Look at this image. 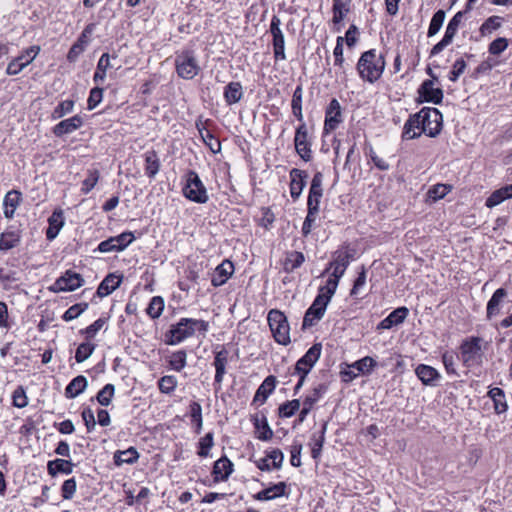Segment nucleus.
Listing matches in <instances>:
<instances>
[{
    "instance_id": "7c9ffc66",
    "label": "nucleus",
    "mask_w": 512,
    "mask_h": 512,
    "mask_svg": "<svg viewBox=\"0 0 512 512\" xmlns=\"http://www.w3.org/2000/svg\"><path fill=\"white\" fill-rule=\"evenodd\" d=\"M488 396L494 403V410L497 414H502L507 411L508 405L506 402L505 392L498 387L491 388L488 391Z\"/></svg>"
},
{
    "instance_id": "5701e85b",
    "label": "nucleus",
    "mask_w": 512,
    "mask_h": 512,
    "mask_svg": "<svg viewBox=\"0 0 512 512\" xmlns=\"http://www.w3.org/2000/svg\"><path fill=\"white\" fill-rule=\"evenodd\" d=\"M122 279L123 275L108 274L98 286L97 295L101 298L110 295L121 285Z\"/></svg>"
},
{
    "instance_id": "69168bd1",
    "label": "nucleus",
    "mask_w": 512,
    "mask_h": 512,
    "mask_svg": "<svg viewBox=\"0 0 512 512\" xmlns=\"http://www.w3.org/2000/svg\"><path fill=\"white\" fill-rule=\"evenodd\" d=\"M135 239L134 234L130 231L123 232L113 237L114 243L117 247V251H123L129 244Z\"/></svg>"
},
{
    "instance_id": "f3484780",
    "label": "nucleus",
    "mask_w": 512,
    "mask_h": 512,
    "mask_svg": "<svg viewBox=\"0 0 512 512\" xmlns=\"http://www.w3.org/2000/svg\"><path fill=\"white\" fill-rule=\"evenodd\" d=\"M234 272V265L229 260H224L221 264H219L211 279V284L214 287H219L227 282V280L230 278V276Z\"/></svg>"
},
{
    "instance_id": "20e7f679",
    "label": "nucleus",
    "mask_w": 512,
    "mask_h": 512,
    "mask_svg": "<svg viewBox=\"0 0 512 512\" xmlns=\"http://www.w3.org/2000/svg\"><path fill=\"white\" fill-rule=\"evenodd\" d=\"M267 321L275 341L280 345H288L290 340V327L285 314L277 309L269 311Z\"/></svg>"
},
{
    "instance_id": "cd10ccee",
    "label": "nucleus",
    "mask_w": 512,
    "mask_h": 512,
    "mask_svg": "<svg viewBox=\"0 0 512 512\" xmlns=\"http://www.w3.org/2000/svg\"><path fill=\"white\" fill-rule=\"evenodd\" d=\"M22 200L21 192L17 190L9 191L4 198V215L6 218L11 219L14 216L15 210Z\"/></svg>"
},
{
    "instance_id": "2eb2a0df",
    "label": "nucleus",
    "mask_w": 512,
    "mask_h": 512,
    "mask_svg": "<svg viewBox=\"0 0 512 512\" xmlns=\"http://www.w3.org/2000/svg\"><path fill=\"white\" fill-rule=\"evenodd\" d=\"M433 80H425L418 89V94L426 102L440 104L443 100V91L440 88H434Z\"/></svg>"
},
{
    "instance_id": "338daca9",
    "label": "nucleus",
    "mask_w": 512,
    "mask_h": 512,
    "mask_svg": "<svg viewBox=\"0 0 512 512\" xmlns=\"http://www.w3.org/2000/svg\"><path fill=\"white\" fill-rule=\"evenodd\" d=\"M99 180V171L97 169H92L88 171V176L84 179L82 183V191L84 193H89L97 184Z\"/></svg>"
},
{
    "instance_id": "052dcab7",
    "label": "nucleus",
    "mask_w": 512,
    "mask_h": 512,
    "mask_svg": "<svg viewBox=\"0 0 512 512\" xmlns=\"http://www.w3.org/2000/svg\"><path fill=\"white\" fill-rule=\"evenodd\" d=\"M338 284L339 280L330 276L326 282V285L319 289L318 296H322L323 298L327 297L328 302H330L332 296L336 292Z\"/></svg>"
},
{
    "instance_id": "c85d7f7f",
    "label": "nucleus",
    "mask_w": 512,
    "mask_h": 512,
    "mask_svg": "<svg viewBox=\"0 0 512 512\" xmlns=\"http://www.w3.org/2000/svg\"><path fill=\"white\" fill-rule=\"evenodd\" d=\"M512 198V184L495 190L487 199L486 206L489 208L501 204L503 201Z\"/></svg>"
},
{
    "instance_id": "f8f14e48",
    "label": "nucleus",
    "mask_w": 512,
    "mask_h": 512,
    "mask_svg": "<svg viewBox=\"0 0 512 512\" xmlns=\"http://www.w3.org/2000/svg\"><path fill=\"white\" fill-rule=\"evenodd\" d=\"M328 303L327 297L323 298L322 296L317 295L312 305L307 309L304 315L302 327L304 329L311 327L319 321L323 317Z\"/></svg>"
},
{
    "instance_id": "bb28decb",
    "label": "nucleus",
    "mask_w": 512,
    "mask_h": 512,
    "mask_svg": "<svg viewBox=\"0 0 512 512\" xmlns=\"http://www.w3.org/2000/svg\"><path fill=\"white\" fill-rule=\"evenodd\" d=\"M507 296V291L504 288H498L487 303L486 313L487 318L492 317L500 313V304Z\"/></svg>"
},
{
    "instance_id": "423d86ee",
    "label": "nucleus",
    "mask_w": 512,
    "mask_h": 512,
    "mask_svg": "<svg viewBox=\"0 0 512 512\" xmlns=\"http://www.w3.org/2000/svg\"><path fill=\"white\" fill-rule=\"evenodd\" d=\"M175 68L179 77L190 80L198 75L200 66L193 50H183L175 56Z\"/></svg>"
},
{
    "instance_id": "7ed1b4c3",
    "label": "nucleus",
    "mask_w": 512,
    "mask_h": 512,
    "mask_svg": "<svg viewBox=\"0 0 512 512\" xmlns=\"http://www.w3.org/2000/svg\"><path fill=\"white\" fill-rule=\"evenodd\" d=\"M209 324L207 321L193 318H181L175 325L171 326L168 334L170 338L167 340L169 345H176L187 338L192 337L196 331L205 334L208 331Z\"/></svg>"
},
{
    "instance_id": "ea45409f",
    "label": "nucleus",
    "mask_w": 512,
    "mask_h": 512,
    "mask_svg": "<svg viewBox=\"0 0 512 512\" xmlns=\"http://www.w3.org/2000/svg\"><path fill=\"white\" fill-rule=\"evenodd\" d=\"M376 365L377 363L372 357L365 356L362 359L355 361L354 363L349 365L348 368H354L358 372V375H369Z\"/></svg>"
},
{
    "instance_id": "b1692460",
    "label": "nucleus",
    "mask_w": 512,
    "mask_h": 512,
    "mask_svg": "<svg viewBox=\"0 0 512 512\" xmlns=\"http://www.w3.org/2000/svg\"><path fill=\"white\" fill-rule=\"evenodd\" d=\"M276 377L273 375L267 376L264 381L261 383V385L258 387L254 399V402H259L260 404H263L266 402L267 398L273 393L275 387H276Z\"/></svg>"
},
{
    "instance_id": "f03ea898",
    "label": "nucleus",
    "mask_w": 512,
    "mask_h": 512,
    "mask_svg": "<svg viewBox=\"0 0 512 512\" xmlns=\"http://www.w3.org/2000/svg\"><path fill=\"white\" fill-rule=\"evenodd\" d=\"M385 66L384 55L370 49L361 54L356 68L362 80L374 83L382 76Z\"/></svg>"
},
{
    "instance_id": "a211bd4d",
    "label": "nucleus",
    "mask_w": 512,
    "mask_h": 512,
    "mask_svg": "<svg viewBox=\"0 0 512 512\" xmlns=\"http://www.w3.org/2000/svg\"><path fill=\"white\" fill-rule=\"evenodd\" d=\"M307 173L305 171L293 168L290 171V194L296 200L301 195L306 185Z\"/></svg>"
},
{
    "instance_id": "aec40b11",
    "label": "nucleus",
    "mask_w": 512,
    "mask_h": 512,
    "mask_svg": "<svg viewBox=\"0 0 512 512\" xmlns=\"http://www.w3.org/2000/svg\"><path fill=\"white\" fill-rule=\"evenodd\" d=\"M415 374L426 386H436V382L441 378L440 373L434 367L425 364H419L415 369Z\"/></svg>"
},
{
    "instance_id": "9b49d317",
    "label": "nucleus",
    "mask_w": 512,
    "mask_h": 512,
    "mask_svg": "<svg viewBox=\"0 0 512 512\" xmlns=\"http://www.w3.org/2000/svg\"><path fill=\"white\" fill-rule=\"evenodd\" d=\"M281 20L278 16L274 15L270 23V33L273 37V52L275 60H285V39L280 29Z\"/></svg>"
},
{
    "instance_id": "39448f33",
    "label": "nucleus",
    "mask_w": 512,
    "mask_h": 512,
    "mask_svg": "<svg viewBox=\"0 0 512 512\" xmlns=\"http://www.w3.org/2000/svg\"><path fill=\"white\" fill-rule=\"evenodd\" d=\"M183 195L190 201L205 204L209 200L207 189L201 181L199 175L189 170L186 174V182L182 189Z\"/></svg>"
},
{
    "instance_id": "49530a36",
    "label": "nucleus",
    "mask_w": 512,
    "mask_h": 512,
    "mask_svg": "<svg viewBox=\"0 0 512 512\" xmlns=\"http://www.w3.org/2000/svg\"><path fill=\"white\" fill-rule=\"evenodd\" d=\"M445 16L446 14L444 10H438L437 12L434 13L429 24L427 32L428 37H433L439 32L445 20Z\"/></svg>"
},
{
    "instance_id": "9d476101",
    "label": "nucleus",
    "mask_w": 512,
    "mask_h": 512,
    "mask_svg": "<svg viewBox=\"0 0 512 512\" xmlns=\"http://www.w3.org/2000/svg\"><path fill=\"white\" fill-rule=\"evenodd\" d=\"M84 283L83 277L72 270H67L60 276L50 287L53 292L74 291L81 287Z\"/></svg>"
},
{
    "instance_id": "f704fd0d",
    "label": "nucleus",
    "mask_w": 512,
    "mask_h": 512,
    "mask_svg": "<svg viewBox=\"0 0 512 512\" xmlns=\"http://www.w3.org/2000/svg\"><path fill=\"white\" fill-rule=\"evenodd\" d=\"M48 222L49 227L46 230V238L51 241L56 238L63 226L62 212L54 211L53 214L49 217Z\"/></svg>"
},
{
    "instance_id": "ddd939ff",
    "label": "nucleus",
    "mask_w": 512,
    "mask_h": 512,
    "mask_svg": "<svg viewBox=\"0 0 512 512\" xmlns=\"http://www.w3.org/2000/svg\"><path fill=\"white\" fill-rule=\"evenodd\" d=\"M322 180V174L320 172H317L313 176L311 181V186L309 189V195L307 200V210L311 211V214L319 212L320 199L323 194Z\"/></svg>"
},
{
    "instance_id": "6ab92c4d",
    "label": "nucleus",
    "mask_w": 512,
    "mask_h": 512,
    "mask_svg": "<svg viewBox=\"0 0 512 512\" xmlns=\"http://www.w3.org/2000/svg\"><path fill=\"white\" fill-rule=\"evenodd\" d=\"M228 355L229 352L222 348L220 351L215 353L213 365L215 367V378L214 382L218 385V389L221 387V383L223 381L224 375L226 373V365L228 363Z\"/></svg>"
},
{
    "instance_id": "a19ab883",
    "label": "nucleus",
    "mask_w": 512,
    "mask_h": 512,
    "mask_svg": "<svg viewBox=\"0 0 512 512\" xmlns=\"http://www.w3.org/2000/svg\"><path fill=\"white\" fill-rule=\"evenodd\" d=\"M351 260H353V253L348 248H343L333 253L331 265H338L341 268L347 269Z\"/></svg>"
},
{
    "instance_id": "4be33fe9",
    "label": "nucleus",
    "mask_w": 512,
    "mask_h": 512,
    "mask_svg": "<svg viewBox=\"0 0 512 512\" xmlns=\"http://www.w3.org/2000/svg\"><path fill=\"white\" fill-rule=\"evenodd\" d=\"M287 484L285 482H278L266 489H263L253 495V498L258 501H269L286 494Z\"/></svg>"
},
{
    "instance_id": "3c124183",
    "label": "nucleus",
    "mask_w": 512,
    "mask_h": 512,
    "mask_svg": "<svg viewBox=\"0 0 512 512\" xmlns=\"http://www.w3.org/2000/svg\"><path fill=\"white\" fill-rule=\"evenodd\" d=\"M19 241H20L19 236L17 234H15L14 232L2 233L0 236V250L1 251L10 250V249L14 248L15 246H17Z\"/></svg>"
},
{
    "instance_id": "f257e3e1",
    "label": "nucleus",
    "mask_w": 512,
    "mask_h": 512,
    "mask_svg": "<svg viewBox=\"0 0 512 512\" xmlns=\"http://www.w3.org/2000/svg\"><path fill=\"white\" fill-rule=\"evenodd\" d=\"M443 117L437 108L423 107L418 113L410 115L404 124L402 139L418 138L421 133L436 137L442 129Z\"/></svg>"
},
{
    "instance_id": "0e129e2a",
    "label": "nucleus",
    "mask_w": 512,
    "mask_h": 512,
    "mask_svg": "<svg viewBox=\"0 0 512 512\" xmlns=\"http://www.w3.org/2000/svg\"><path fill=\"white\" fill-rule=\"evenodd\" d=\"M214 435L212 432L207 433L204 437L199 440L198 455L200 457H207L210 449L214 445Z\"/></svg>"
},
{
    "instance_id": "0eeeda50",
    "label": "nucleus",
    "mask_w": 512,
    "mask_h": 512,
    "mask_svg": "<svg viewBox=\"0 0 512 512\" xmlns=\"http://www.w3.org/2000/svg\"><path fill=\"white\" fill-rule=\"evenodd\" d=\"M481 342L480 337H469L462 341L460 358L465 367L471 368L481 364L483 358Z\"/></svg>"
},
{
    "instance_id": "13d9d810",
    "label": "nucleus",
    "mask_w": 512,
    "mask_h": 512,
    "mask_svg": "<svg viewBox=\"0 0 512 512\" xmlns=\"http://www.w3.org/2000/svg\"><path fill=\"white\" fill-rule=\"evenodd\" d=\"M322 351V345L321 343H315L313 346H311L308 351L304 354V356L301 357L304 361L308 363L310 367H313L315 363L320 358Z\"/></svg>"
},
{
    "instance_id": "37998d69",
    "label": "nucleus",
    "mask_w": 512,
    "mask_h": 512,
    "mask_svg": "<svg viewBox=\"0 0 512 512\" xmlns=\"http://www.w3.org/2000/svg\"><path fill=\"white\" fill-rule=\"evenodd\" d=\"M96 349V345L86 340V342L81 343L75 353V360L77 363H82L87 360Z\"/></svg>"
},
{
    "instance_id": "4c0bfd02",
    "label": "nucleus",
    "mask_w": 512,
    "mask_h": 512,
    "mask_svg": "<svg viewBox=\"0 0 512 512\" xmlns=\"http://www.w3.org/2000/svg\"><path fill=\"white\" fill-rule=\"evenodd\" d=\"M305 261L304 254L299 251H292L287 253L284 261V270L288 273L293 272L299 268Z\"/></svg>"
},
{
    "instance_id": "864d4df0",
    "label": "nucleus",
    "mask_w": 512,
    "mask_h": 512,
    "mask_svg": "<svg viewBox=\"0 0 512 512\" xmlns=\"http://www.w3.org/2000/svg\"><path fill=\"white\" fill-rule=\"evenodd\" d=\"M115 393V387L113 384H106L98 393L96 396V399L99 404L102 406H108Z\"/></svg>"
},
{
    "instance_id": "1a4fd4ad",
    "label": "nucleus",
    "mask_w": 512,
    "mask_h": 512,
    "mask_svg": "<svg viewBox=\"0 0 512 512\" xmlns=\"http://www.w3.org/2000/svg\"><path fill=\"white\" fill-rule=\"evenodd\" d=\"M294 145L297 154L304 160L310 161L312 158L311 142L309 141L308 127L305 122L300 123L296 128Z\"/></svg>"
},
{
    "instance_id": "c03bdc74",
    "label": "nucleus",
    "mask_w": 512,
    "mask_h": 512,
    "mask_svg": "<svg viewBox=\"0 0 512 512\" xmlns=\"http://www.w3.org/2000/svg\"><path fill=\"white\" fill-rule=\"evenodd\" d=\"M164 310V300L161 296H154L150 300L148 307L146 309L147 314L152 319H157L161 316Z\"/></svg>"
},
{
    "instance_id": "603ef678",
    "label": "nucleus",
    "mask_w": 512,
    "mask_h": 512,
    "mask_svg": "<svg viewBox=\"0 0 512 512\" xmlns=\"http://www.w3.org/2000/svg\"><path fill=\"white\" fill-rule=\"evenodd\" d=\"M502 18L499 16H490L480 26V33L482 36L492 33L501 27Z\"/></svg>"
},
{
    "instance_id": "473e14b6",
    "label": "nucleus",
    "mask_w": 512,
    "mask_h": 512,
    "mask_svg": "<svg viewBox=\"0 0 512 512\" xmlns=\"http://www.w3.org/2000/svg\"><path fill=\"white\" fill-rule=\"evenodd\" d=\"M87 379L79 375L71 380V382L65 388V396L67 398H75L80 395L87 387Z\"/></svg>"
},
{
    "instance_id": "393cba45",
    "label": "nucleus",
    "mask_w": 512,
    "mask_h": 512,
    "mask_svg": "<svg viewBox=\"0 0 512 512\" xmlns=\"http://www.w3.org/2000/svg\"><path fill=\"white\" fill-rule=\"evenodd\" d=\"M233 471V463L227 457H221L213 466V476L216 482L225 481Z\"/></svg>"
},
{
    "instance_id": "6e6d98bb",
    "label": "nucleus",
    "mask_w": 512,
    "mask_h": 512,
    "mask_svg": "<svg viewBox=\"0 0 512 512\" xmlns=\"http://www.w3.org/2000/svg\"><path fill=\"white\" fill-rule=\"evenodd\" d=\"M105 323V318H99L88 327L81 329L79 333L84 335L86 340L90 341L96 336L98 331L104 326Z\"/></svg>"
},
{
    "instance_id": "8fccbe9b",
    "label": "nucleus",
    "mask_w": 512,
    "mask_h": 512,
    "mask_svg": "<svg viewBox=\"0 0 512 512\" xmlns=\"http://www.w3.org/2000/svg\"><path fill=\"white\" fill-rule=\"evenodd\" d=\"M88 308V303H77L69 307L63 314L62 319L66 322L78 318Z\"/></svg>"
},
{
    "instance_id": "6e6552de",
    "label": "nucleus",
    "mask_w": 512,
    "mask_h": 512,
    "mask_svg": "<svg viewBox=\"0 0 512 512\" xmlns=\"http://www.w3.org/2000/svg\"><path fill=\"white\" fill-rule=\"evenodd\" d=\"M40 52L39 46H30L22 51V53L13 58L7 65L6 74L9 76L18 75L24 68H26Z\"/></svg>"
},
{
    "instance_id": "79ce46f5",
    "label": "nucleus",
    "mask_w": 512,
    "mask_h": 512,
    "mask_svg": "<svg viewBox=\"0 0 512 512\" xmlns=\"http://www.w3.org/2000/svg\"><path fill=\"white\" fill-rule=\"evenodd\" d=\"M332 12V22L334 25H338L349 12V7L343 0H333Z\"/></svg>"
},
{
    "instance_id": "e2e57ef3",
    "label": "nucleus",
    "mask_w": 512,
    "mask_h": 512,
    "mask_svg": "<svg viewBox=\"0 0 512 512\" xmlns=\"http://www.w3.org/2000/svg\"><path fill=\"white\" fill-rule=\"evenodd\" d=\"M74 108V101L72 100H64L60 102L53 110L52 112V118L53 119H60L66 114L72 112Z\"/></svg>"
},
{
    "instance_id": "680f3d73",
    "label": "nucleus",
    "mask_w": 512,
    "mask_h": 512,
    "mask_svg": "<svg viewBox=\"0 0 512 512\" xmlns=\"http://www.w3.org/2000/svg\"><path fill=\"white\" fill-rule=\"evenodd\" d=\"M177 386V379L175 376L166 375L159 379L158 387L162 393L170 394Z\"/></svg>"
},
{
    "instance_id": "c9c22d12",
    "label": "nucleus",
    "mask_w": 512,
    "mask_h": 512,
    "mask_svg": "<svg viewBox=\"0 0 512 512\" xmlns=\"http://www.w3.org/2000/svg\"><path fill=\"white\" fill-rule=\"evenodd\" d=\"M139 458V453L134 447H130L124 451H117L114 454V462L117 466H120L124 463L133 464Z\"/></svg>"
},
{
    "instance_id": "e433bc0d",
    "label": "nucleus",
    "mask_w": 512,
    "mask_h": 512,
    "mask_svg": "<svg viewBox=\"0 0 512 512\" xmlns=\"http://www.w3.org/2000/svg\"><path fill=\"white\" fill-rule=\"evenodd\" d=\"M111 67L110 55L108 53H103L98 60L96 71L93 76V81L95 83L103 82L106 78L107 70Z\"/></svg>"
},
{
    "instance_id": "5fc2aeb1",
    "label": "nucleus",
    "mask_w": 512,
    "mask_h": 512,
    "mask_svg": "<svg viewBox=\"0 0 512 512\" xmlns=\"http://www.w3.org/2000/svg\"><path fill=\"white\" fill-rule=\"evenodd\" d=\"M187 353L185 350L174 352L170 356L169 365L175 371H181L186 366Z\"/></svg>"
},
{
    "instance_id": "72a5a7b5",
    "label": "nucleus",
    "mask_w": 512,
    "mask_h": 512,
    "mask_svg": "<svg viewBox=\"0 0 512 512\" xmlns=\"http://www.w3.org/2000/svg\"><path fill=\"white\" fill-rule=\"evenodd\" d=\"M145 159V174L149 178H154L160 169V160L154 150H149L144 154Z\"/></svg>"
},
{
    "instance_id": "c756f323",
    "label": "nucleus",
    "mask_w": 512,
    "mask_h": 512,
    "mask_svg": "<svg viewBox=\"0 0 512 512\" xmlns=\"http://www.w3.org/2000/svg\"><path fill=\"white\" fill-rule=\"evenodd\" d=\"M243 96V88L240 82H230L224 88V99L228 105L238 103Z\"/></svg>"
},
{
    "instance_id": "a18cd8bd",
    "label": "nucleus",
    "mask_w": 512,
    "mask_h": 512,
    "mask_svg": "<svg viewBox=\"0 0 512 512\" xmlns=\"http://www.w3.org/2000/svg\"><path fill=\"white\" fill-rule=\"evenodd\" d=\"M327 386L325 384H319L312 389V391L304 398L303 404L313 408L314 404L317 403L320 398L326 393Z\"/></svg>"
},
{
    "instance_id": "58836bf2",
    "label": "nucleus",
    "mask_w": 512,
    "mask_h": 512,
    "mask_svg": "<svg viewBox=\"0 0 512 512\" xmlns=\"http://www.w3.org/2000/svg\"><path fill=\"white\" fill-rule=\"evenodd\" d=\"M254 427L259 432L257 438L262 441H268L273 437V430L270 428L267 418L263 415L261 419L254 418Z\"/></svg>"
},
{
    "instance_id": "2f4dec72",
    "label": "nucleus",
    "mask_w": 512,
    "mask_h": 512,
    "mask_svg": "<svg viewBox=\"0 0 512 512\" xmlns=\"http://www.w3.org/2000/svg\"><path fill=\"white\" fill-rule=\"evenodd\" d=\"M327 429V423H323L319 433H314L311 438V456L314 460H319L321 451L325 442V433Z\"/></svg>"
},
{
    "instance_id": "774afa93",
    "label": "nucleus",
    "mask_w": 512,
    "mask_h": 512,
    "mask_svg": "<svg viewBox=\"0 0 512 512\" xmlns=\"http://www.w3.org/2000/svg\"><path fill=\"white\" fill-rule=\"evenodd\" d=\"M442 363L445 370L450 375H458L455 367V354L452 351H445L442 354Z\"/></svg>"
},
{
    "instance_id": "4d7b16f0",
    "label": "nucleus",
    "mask_w": 512,
    "mask_h": 512,
    "mask_svg": "<svg viewBox=\"0 0 512 512\" xmlns=\"http://www.w3.org/2000/svg\"><path fill=\"white\" fill-rule=\"evenodd\" d=\"M463 16H464V12H462V11L457 12L453 16V18L449 21V23L446 27L444 36L451 38V40L453 41V38L455 37V35L459 29V26L461 24Z\"/></svg>"
},
{
    "instance_id": "4468645a",
    "label": "nucleus",
    "mask_w": 512,
    "mask_h": 512,
    "mask_svg": "<svg viewBox=\"0 0 512 512\" xmlns=\"http://www.w3.org/2000/svg\"><path fill=\"white\" fill-rule=\"evenodd\" d=\"M342 122L341 106L337 99L333 98L325 111L324 132L334 131Z\"/></svg>"
},
{
    "instance_id": "09e8293b",
    "label": "nucleus",
    "mask_w": 512,
    "mask_h": 512,
    "mask_svg": "<svg viewBox=\"0 0 512 512\" xmlns=\"http://www.w3.org/2000/svg\"><path fill=\"white\" fill-rule=\"evenodd\" d=\"M299 408L300 401L298 399H293L281 404L278 408V413L282 418H290L299 410Z\"/></svg>"
},
{
    "instance_id": "bf43d9fd",
    "label": "nucleus",
    "mask_w": 512,
    "mask_h": 512,
    "mask_svg": "<svg viewBox=\"0 0 512 512\" xmlns=\"http://www.w3.org/2000/svg\"><path fill=\"white\" fill-rule=\"evenodd\" d=\"M450 190H451L450 185L436 184L428 190L427 195L433 201H437V200L444 198L450 192Z\"/></svg>"
},
{
    "instance_id": "a878e982",
    "label": "nucleus",
    "mask_w": 512,
    "mask_h": 512,
    "mask_svg": "<svg viewBox=\"0 0 512 512\" xmlns=\"http://www.w3.org/2000/svg\"><path fill=\"white\" fill-rule=\"evenodd\" d=\"M75 464L69 460L57 458L47 463L48 474L55 477L58 473L69 475L73 472Z\"/></svg>"
},
{
    "instance_id": "dca6fc26",
    "label": "nucleus",
    "mask_w": 512,
    "mask_h": 512,
    "mask_svg": "<svg viewBox=\"0 0 512 512\" xmlns=\"http://www.w3.org/2000/svg\"><path fill=\"white\" fill-rule=\"evenodd\" d=\"M83 125V119L79 115L60 121L53 128V133L57 137L71 134Z\"/></svg>"
},
{
    "instance_id": "de8ad7c7",
    "label": "nucleus",
    "mask_w": 512,
    "mask_h": 512,
    "mask_svg": "<svg viewBox=\"0 0 512 512\" xmlns=\"http://www.w3.org/2000/svg\"><path fill=\"white\" fill-rule=\"evenodd\" d=\"M189 408L192 422L195 424V432L200 434L203 425L202 407L198 402H191Z\"/></svg>"
},
{
    "instance_id": "412c9836",
    "label": "nucleus",
    "mask_w": 512,
    "mask_h": 512,
    "mask_svg": "<svg viewBox=\"0 0 512 512\" xmlns=\"http://www.w3.org/2000/svg\"><path fill=\"white\" fill-rule=\"evenodd\" d=\"M408 313V308L404 306L396 308L378 324L377 329H391L393 326L403 323L408 316Z\"/></svg>"
}]
</instances>
